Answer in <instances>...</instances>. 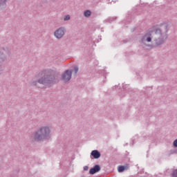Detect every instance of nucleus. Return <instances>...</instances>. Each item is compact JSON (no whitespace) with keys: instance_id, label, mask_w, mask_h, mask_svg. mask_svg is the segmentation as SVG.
<instances>
[{"instance_id":"1","label":"nucleus","mask_w":177,"mask_h":177,"mask_svg":"<svg viewBox=\"0 0 177 177\" xmlns=\"http://www.w3.org/2000/svg\"><path fill=\"white\" fill-rule=\"evenodd\" d=\"M151 38H154L155 41H156V44L160 45V44L164 42V39H167V36L164 37L162 34H161V30L160 29L150 30L143 37L142 42H145V41H147V42H151Z\"/></svg>"},{"instance_id":"2","label":"nucleus","mask_w":177,"mask_h":177,"mask_svg":"<svg viewBox=\"0 0 177 177\" xmlns=\"http://www.w3.org/2000/svg\"><path fill=\"white\" fill-rule=\"evenodd\" d=\"M50 133V130L48 127H43L40 128L33 136L35 140H42L46 139Z\"/></svg>"},{"instance_id":"3","label":"nucleus","mask_w":177,"mask_h":177,"mask_svg":"<svg viewBox=\"0 0 177 177\" xmlns=\"http://www.w3.org/2000/svg\"><path fill=\"white\" fill-rule=\"evenodd\" d=\"M39 77H41V79L39 80L37 84H42L43 85H46V86H49V84H52V78L50 76L45 75L44 73L39 74Z\"/></svg>"},{"instance_id":"4","label":"nucleus","mask_w":177,"mask_h":177,"mask_svg":"<svg viewBox=\"0 0 177 177\" xmlns=\"http://www.w3.org/2000/svg\"><path fill=\"white\" fill-rule=\"evenodd\" d=\"M65 32L66 30H64V28H59L57 30H55V32H54V35L55 37L57 38V39H60L61 38H63Z\"/></svg>"},{"instance_id":"5","label":"nucleus","mask_w":177,"mask_h":177,"mask_svg":"<svg viewBox=\"0 0 177 177\" xmlns=\"http://www.w3.org/2000/svg\"><path fill=\"white\" fill-rule=\"evenodd\" d=\"M71 71H66L63 75H62V80L64 81V82H68L69 80H71Z\"/></svg>"},{"instance_id":"6","label":"nucleus","mask_w":177,"mask_h":177,"mask_svg":"<svg viewBox=\"0 0 177 177\" xmlns=\"http://www.w3.org/2000/svg\"><path fill=\"white\" fill-rule=\"evenodd\" d=\"M100 171V165H95L93 168H91L89 171V174L91 175H93L94 174H96V172H99Z\"/></svg>"},{"instance_id":"7","label":"nucleus","mask_w":177,"mask_h":177,"mask_svg":"<svg viewBox=\"0 0 177 177\" xmlns=\"http://www.w3.org/2000/svg\"><path fill=\"white\" fill-rule=\"evenodd\" d=\"M91 156H93L94 158H99L100 157V153L97 151V150H94L92 151Z\"/></svg>"},{"instance_id":"8","label":"nucleus","mask_w":177,"mask_h":177,"mask_svg":"<svg viewBox=\"0 0 177 177\" xmlns=\"http://www.w3.org/2000/svg\"><path fill=\"white\" fill-rule=\"evenodd\" d=\"M118 172H124L125 171V167L124 166H120L118 169Z\"/></svg>"},{"instance_id":"9","label":"nucleus","mask_w":177,"mask_h":177,"mask_svg":"<svg viewBox=\"0 0 177 177\" xmlns=\"http://www.w3.org/2000/svg\"><path fill=\"white\" fill-rule=\"evenodd\" d=\"M84 16H85V17H89V16H91V11L86 10L84 12Z\"/></svg>"},{"instance_id":"10","label":"nucleus","mask_w":177,"mask_h":177,"mask_svg":"<svg viewBox=\"0 0 177 177\" xmlns=\"http://www.w3.org/2000/svg\"><path fill=\"white\" fill-rule=\"evenodd\" d=\"M64 21H67V20H70V15H66L64 17Z\"/></svg>"},{"instance_id":"11","label":"nucleus","mask_w":177,"mask_h":177,"mask_svg":"<svg viewBox=\"0 0 177 177\" xmlns=\"http://www.w3.org/2000/svg\"><path fill=\"white\" fill-rule=\"evenodd\" d=\"M74 71H75V74H77V73H78V67L75 66L74 68Z\"/></svg>"},{"instance_id":"12","label":"nucleus","mask_w":177,"mask_h":177,"mask_svg":"<svg viewBox=\"0 0 177 177\" xmlns=\"http://www.w3.org/2000/svg\"><path fill=\"white\" fill-rule=\"evenodd\" d=\"M174 146L175 147H177V139H176V140H174Z\"/></svg>"},{"instance_id":"13","label":"nucleus","mask_w":177,"mask_h":177,"mask_svg":"<svg viewBox=\"0 0 177 177\" xmlns=\"http://www.w3.org/2000/svg\"><path fill=\"white\" fill-rule=\"evenodd\" d=\"M84 169H88V167H84Z\"/></svg>"}]
</instances>
